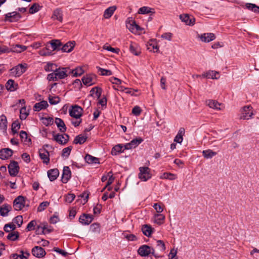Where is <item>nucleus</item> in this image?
Here are the masks:
<instances>
[{"label": "nucleus", "instance_id": "1", "mask_svg": "<svg viewBox=\"0 0 259 259\" xmlns=\"http://www.w3.org/2000/svg\"><path fill=\"white\" fill-rule=\"evenodd\" d=\"M138 252L142 256H147L150 254H152L156 258L162 257V255L156 253L153 248L147 245L141 246L138 250Z\"/></svg>", "mask_w": 259, "mask_h": 259}, {"label": "nucleus", "instance_id": "2", "mask_svg": "<svg viewBox=\"0 0 259 259\" xmlns=\"http://www.w3.org/2000/svg\"><path fill=\"white\" fill-rule=\"evenodd\" d=\"M26 68L27 65L26 64H19L10 69V74L15 77H19L26 71Z\"/></svg>", "mask_w": 259, "mask_h": 259}, {"label": "nucleus", "instance_id": "3", "mask_svg": "<svg viewBox=\"0 0 259 259\" xmlns=\"http://www.w3.org/2000/svg\"><path fill=\"white\" fill-rule=\"evenodd\" d=\"M139 178L143 181H147L151 178L150 169L148 167L144 166L139 168Z\"/></svg>", "mask_w": 259, "mask_h": 259}, {"label": "nucleus", "instance_id": "4", "mask_svg": "<svg viewBox=\"0 0 259 259\" xmlns=\"http://www.w3.org/2000/svg\"><path fill=\"white\" fill-rule=\"evenodd\" d=\"M55 72L58 79H64L70 74V69L68 67L59 68L56 69Z\"/></svg>", "mask_w": 259, "mask_h": 259}, {"label": "nucleus", "instance_id": "5", "mask_svg": "<svg viewBox=\"0 0 259 259\" xmlns=\"http://www.w3.org/2000/svg\"><path fill=\"white\" fill-rule=\"evenodd\" d=\"M82 109L78 105L72 106L69 110V113L70 116L76 119H79L82 115Z\"/></svg>", "mask_w": 259, "mask_h": 259}, {"label": "nucleus", "instance_id": "6", "mask_svg": "<svg viewBox=\"0 0 259 259\" xmlns=\"http://www.w3.org/2000/svg\"><path fill=\"white\" fill-rule=\"evenodd\" d=\"M25 206L24 197L22 196H19L15 198L13 201V207L16 210H21Z\"/></svg>", "mask_w": 259, "mask_h": 259}, {"label": "nucleus", "instance_id": "7", "mask_svg": "<svg viewBox=\"0 0 259 259\" xmlns=\"http://www.w3.org/2000/svg\"><path fill=\"white\" fill-rule=\"evenodd\" d=\"M21 17V15L17 12H13L9 13L5 15V21H9L10 22H16L18 21Z\"/></svg>", "mask_w": 259, "mask_h": 259}, {"label": "nucleus", "instance_id": "8", "mask_svg": "<svg viewBox=\"0 0 259 259\" xmlns=\"http://www.w3.org/2000/svg\"><path fill=\"white\" fill-rule=\"evenodd\" d=\"M126 26L132 32H137L141 30L140 27L135 20L128 19L126 22Z\"/></svg>", "mask_w": 259, "mask_h": 259}, {"label": "nucleus", "instance_id": "9", "mask_svg": "<svg viewBox=\"0 0 259 259\" xmlns=\"http://www.w3.org/2000/svg\"><path fill=\"white\" fill-rule=\"evenodd\" d=\"M69 137L67 134H59L54 135V140L61 145H65L67 143Z\"/></svg>", "mask_w": 259, "mask_h": 259}, {"label": "nucleus", "instance_id": "10", "mask_svg": "<svg viewBox=\"0 0 259 259\" xmlns=\"http://www.w3.org/2000/svg\"><path fill=\"white\" fill-rule=\"evenodd\" d=\"M143 140L138 137L132 140L130 143L124 145V149L128 150L137 147L140 144L143 142Z\"/></svg>", "mask_w": 259, "mask_h": 259}, {"label": "nucleus", "instance_id": "11", "mask_svg": "<svg viewBox=\"0 0 259 259\" xmlns=\"http://www.w3.org/2000/svg\"><path fill=\"white\" fill-rule=\"evenodd\" d=\"M8 169L9 174L11 176H16L19 169L18 162L15 161H11L8 166Z\"/></svg>", "mask_w": 259, "mask_h": 259}, {"label": "nucleus", "instance_id": "12", "mask_svg": "<svg viewBox=\"0 0 259 259\" xmlns=\"http://www.w3.org/2000/svg\"><path fill=\"white\" fill-rule=\"evenodd\" d=\"M32 254L35 257L38 258H41L44 257L46 252L45 249L41 247L36 246L34 247L32 249Z\"/></svg>", "mask_w": 259, "mask_h": 259}, {"label": "nucleus", "instance_id": "13", "mask_svg": "<svg viewBox=\"0 0 259 259\" xmlns=\"http://www.w3.org/2000/svg\"><path fill=\"white\" fill-rule=\"evenodd\" d=\"M71 172L68 166H64L63 170L61 181L62 183L66 184L71 178Z\"/></svg>", "mask_w": 259, "mask_h": 259}, {"label": "nucleus", "instance_id": "14", "mask_svg": "<svg viewBox=\"0 0 259 259\" xmlns=\"http://www.w3.org/2000/svg\"><path fill=\"white\" fill-rule=\"evenodd\" d=\"M39 156L44 163L48 164L50 162L49 152L46 148H42L39 150Z\"/></svg>", "mask_w": 259, "mask_h": 259}, {"label": "nucleus", "instance_id": "15", "mask_svg": "<svg viewBox=\"0 0 259 259\" xmlns=\"http://www.w3.org/2000/svg\"><path fill=\"white\" fill-rule=\"evenodd\" d=\"M93 220V215L89 214L83 213L79 218V222L84 225H89Z\"/></svg>", "mask_w": 259, "mask_h": 259}, {"label": "nucleus", "instance_id": "16", "mask_svg": "<svg viewBox=\"0 0 259 259\" xmlns=\"http://www.w3.org/2000/svg\"><path fill=\"white\" fill-rule=\"evenodd\" d=\"M13 151L9 148H4L0 150V158L5 160L12 156Z\"/></svg>", "mask_w": 259, "mask_h": 259}, {"label": "nucleus", "instance_id": "17", "mask_svg": "<svg viewBox=\"0 0 259 259\" xmlns=\"http://www.w3.org/2000/svg\"><path fill=\"white\" fill-rule=\"evenodd\" d=\"M180 18L182 21L185 22L187 25H193L195 24V18L193 17H190L188 14L181 15Z\"/></svg>", "mask_w": 259, "mask_h": 259}, {"label": "nucleus", "instance_id": "18", "mask_svg": "<svg viewBox=\"0 0 259 259\" xmlns=\"http://www.w3.org/2000/svg\"><path fill=\"white\" fill-rule=\"evenodd\" d=\"M200 40L204 42H209L215 38L214 34L212 33H204L199 36Z\"/></svg>", "mask_w": 259, "mask_h": 259}, {"label": "nucleus", "instance_id": "19", "mask_svg": "<svg viewBox=\"0 0 259 259\" xmlns=\"http://www.w3.org/2000/svg\"><path fill=\"white\" fill-rule=\"evenodd\" d=\"M12 209V206L8 204L5 203L0 206V214L2 217H7L9 212Z\"/></svg>", "mask_w": 259, "mask_h": 259}, {"label": "nucleus", "instance_id": "20", "mask_svg": "<svg viewBox=\"0 0 259 259\" xmlns=\"http://www.w3.org/2000/svg\"><path fill=\"white\" fill-rule=\"evenodd\" d=\"M75 45L74 41H70L64 44L61 48V50L64 52H71Z\"/></svg>", "mask_w": 259, "mask_h": 259}, {"label": "nucleus", "instance_id": "21", "mask_svg": "<svg viewBox=\"0 0 259 259\" xmlns=\"http://www.w3.org/2000/svg\"><path fill=\"white\" fill-rule=\"evenodd\" d=\"M251 109H252V108L250 106L244 107L243 113H242V116H241V118L244 119H248L249 118H250L253 114L252 111L250 112Z\"/></svg>", "mask_w": 259, "mask_h": 259}, {"label": "nucleus", "instance_id": "22", "mask_svg": "<svg viewBox=\"0 0 259 259\" xmlns=\"http://www.w3.org/2000/svg\"><path fill=\"white\" fill-rule=\"evenodd\" d=\"M59 172L58 169H52L48 171V176L51 181L55 180L59 176Z\"/></svg>", "mask_w": 259, "mask_h": 259}, {"label": "nucleus", "instance_id": "23", "mask_svg": "<svg viewBox=\"0 0 259 259\" xmlns=\"http://www.w3.org/2000/svg\"><path fill=\"white\" fill-rule=\"evenodd\" d=\"M55 123L61 133H64L66 131L67 128L64 123V122L62 119L56 118L55 119Z\"/></svg>", "mask_w": 259, "mask_h": 259}, {"label": "nucleus", "instance_id": "24", "mask_svg": "<svg viewBox=\"0 0 259 259\" xmlns=\"http://www.w3.org/2000/svg\"><path fill=\"white\" fill-rule=\"evenodd\" d=\"M18 86V84L15 83L14 80L12 79L8 80L6 84L7 89L11 92L16 91L17 89Z\"/></svg>", "mask_w": 259, "mask_h": 259}, {"label": "nucleus", "instance_id": "25", "mask_svg": "<svg viewBox=\"0 0 259 259\" xmlns=\"http://www.w3.org/2000/svg\"><path fill=\"white\" fill-rule=\"evenodd\" d=\"M49 106L48 102L46 101H42L36 103L34 106V110L39 111L42 109H46Z\"/></svg>", "mask_w": 259, "mask_h": 259}, {"label": "nucleus", "instance_id": "26", "mask_svg": "<svg viewBox=\"0 0 259 259\" xmlns=\"http://www.w3.org/2000/svg\"><path fill=\"white\" fill-rule=\"evenodd\" d=\"M155 13L153 8L144 6L140 8L138 10V13L140 14H148L151 13L154 14Z\"/></svg>", "mask_w": 259, "mask_h": 259}, {"label": "nucleus", "instance_id": "27", "mask_svg": "<svg viewBox=\"0 0 259 259\" xmlns=\"http://www.w3.org/2000/svg\"><path fill=\"white\" fill-rule=\"evenodd\" d=\"M52 48V51L60 50L61 47L62 46V43L59 39H53L49 42Z\"/></svg>", "mask_w": 259, "mask_h": 259}, {"label": "nucleus", "instance_id": "28", "mask_svg": "<svg viewBox=\"0 0 259 259\" xmlns=\"http://www.w3.org/2000/svg\"><path fill=\"white\" fill-rule=\"evenodd\" d=\"M204 77L211 79H218L219 78V73L214 71H209L202 75Z\"/></svg>", "mask_w": 259, "mask_h": 259}, {"label": "nucleus", "instance_id": "29", "mask_svg": "<svg viewBox=\"0 0 259 259\" xmlns=\"http://www.w3.org/2000/svg\"><path fill=\"white\" fill-rule=\"evenodd\" d=\"M185 134V129L183 127H181L179 132L175 138L174 142L178 143H181L183 140V136Z\"/></svg>", "mask_w": 259, "mask_h": 259}, {"label": "nucleus", "instance_id": "30", "mask_svg": "<svg viewBox=\"0 0 259 259\" xmlns=\"http://www.w3.org/2000/svg\"><path fill=\"white\" fill-rule=\"evenodd\" d=\"M116 6H113L106 9L104 13V18L106 19L110 18L116 10Z\"/></svg>", "mask_w": 259, "mask_h": 259}, {"label": "nucleus", "instance_id": "31", "mask_svg": "<svg viewBox=\"0 0 259 259\" xmlns=\"http://www.w3.org/2000/svg\"><path fill=\"white\" fill-rule=\"evenodd\" d=\"M52 18L54 20H57L61 22L63 20V14L61 10L58 9L55 10L54 11Z\"/></svg>", "mask_w": 259, "mask_h": 259}, {"label": "nucleus", "instance_id": "32", "mask_svg": "<svg viewBox=\"0 0 259 259\" xmlns=\"http://www.w3.org/2000/svg\"><path fill=\"white\" fill-rule=\"evenodd\" d=\"M153 229L149 225H144L142 226V231L143 234L147 236L150 237L153 232Z\"/></svg>", "mask_w": 259, "mask_h": 259}, {"label": "nucleus", "instance_id": "33", "mask_svg": "<svg viewBox=\"0 0 259 259\" xmlns=\"http://www.w3.org/2000/svg\"><path fill=\"white\" fill-rule=\"evenodd\" d=\"M124 146L121 144H118L113 147L111 150V154L112 155H116L118 154L123 152L125 150L123 149Z\"/></svg>", "mask_w": 259, "mask_h": 259}, {"label": "nucleus", "instance_id": "34", "mask_svg": "<svg viewBox=\"0 0 259 259\" xmlns=\"http://www.w3.org/2000/svg\"><path fill=\"white\" fill-rule=\"evenodd\" d=\"M20 137L22 142L25 145H29L31 143V139L28 137L26 132L21 131L20 133Z\"/></svg>", "mask_w": 259, "mask_h": 259}, {"label": "nucleus", "instance_id": "35", "mask_svg": "<svg viewBox=\"0 0 259 259\" xmlns=\"http://www.w3.org/2000/svg\"><path fill=\"white\" fill-rule=\"evenodd\" d=\"M84 159L85 161L89 164L99 163V159L98 158L94 157L88 154L85 155Z\"/></svg>", "mask_w": 259, "mask_h": 259}, {"label": "nucleus", "instance_id": "36", "mask_svg": "<svg viewBox=\"0 0 259 259\" xmlns=\"http://www.w3.org/2000/svg\"><path fill=\"white\" fill-rule=\"evenodd\" d=\"M0 129L3 131H6L7 129V119L4 115H2L0 117Z\"/></svg>", "mask_w": 259, "mask_h": 259}, {"label": "nucleus", "instance_id": "37", "mask_svg": "<svg viewBox=\"0 0 259 259\" xmlns=\"http://www.w3.org/2000/svg\"><path fill=\"white\" fill-rule=\"evenodd\" d=\"M206 104L210 107L214 109H220V104L215 100H208L206 101Z\"/></svg>", "mask_w": 259, "mask_h": 259}, {"label": "nucleus", "instance_id": "38", "mask_svg": "<svg viewBox=\"0 0 259 259\" xmlns=\"http://www.w3.org/2000/svg\"><path fill=\"white\" fill-rule=\"evenodd\" d=\"M82 81L84 85L87 86H90L94 84L93 78L90 75L83 76L82 78Z\"/></svg>", "mask_w": 259, "mask_h": 259}, {"label": "nucleus", "instance_id": "39", "mask_svg": "<svg viewBox=\"0 0 259 259\" xmlns=\"http://www.w3.org/2000/svg\"><path fill=\"white\" fill-rule=\"evenodd\" d=\"M130 50L132 53L136 56H138L140 53L138 45L132 42L130 44Z\"/></svg>", "mask_w": 259, "mask_h": 259}, {"label": "nucleus", "instance_id": "40", "mask_svg": "<svg viewBox=\"0 0 259 259\" xmlns=\"http://www.w3.org/2000/svg\"><path fill=\"white\" fill-rule=\"evenodd\" d=\"M38 54L42 56H49L52 54V50L49 49V46L47 44L45 48L38 51Z\"/></svg>", "mask_w": 259, "mask_h": 259}, {"label": "nucleus", "instance_id": "41", "mask_svg": "<svg viewBox=\"0 0 259 259\" xmlns=\"http://www.w3.org/2000/svg\"><path fill=\"white\" fill-rule=\"evenodd\" d=\"M87 139V136H82L81 135H79L75 138L73 143L75 144H82L86 141Z\"/></svg>", "mask_w": 259, "mask_h": 259}, {"label": "nucleus", "instance_id": "42", "mask_svg": "<svg viewBox=\"0 0 259 259\" xmlns=\"http://www.w3.org/2000/svg\"><path fill=\"white\" fill-rule=\"evenodd\" d=\"M84 72L83 69L80 67H76L75 69L70 70V74H72L73 76H78L82 75Z\"/></svg>", "mask_w": 259, "mask_h": 259}, {"label": "nucleus", "instance_id": "43", "mask_svg": "<svg viewBox=\"0 0 259 259\" xmlns=\"http://www.w3.org/2000/svg\"><path fill=\"white\" fill-rule=\"evenodd\" d=\"M154 222L158 225L162 224L165 219V216L161 213H157L154 215Z\"/></svg>", "mask_w": 259, "mask_h": 259}, {"label": "nucleus", "instance_id": "44", "mask_svg": "<svg viewBox=\"0 0 259 259\" xmlns=\"http://www.w3.org/2000/svg\"><path fill=\"white\" fill-rule=\"evenodd\" d=\"M203 156L206 158H211L213 156L217 155V152L213 151L211 150L208 149L203 150L202 152Z\"/></svg>", "mask_w": 259, "mask_h": 259}, {"label": "nucleus", "instance_id": "45", "mask_svg": "<svg viewBox=\"0 0 259 259\" xmlns=\"http://www.w3.org/2000/svg\"><path fill=\"white\" fill-rule=\"evenodd\" d=\"M56 69H57V65L50 62L48 63L44 67V69L47 72H54Z\"/></svg>", "mask_w": 259, "mask_h": 259}, {"label": "nucleus", "instance_id": "46", "mask_svg": "<svg viewBox=\"0 0 259 259\" xmlns=\"http://www.w3.org/2000/svg\"><path fill=\"white\" fill-rule=\"evenodd\" d=\"M48 100L51 105H56L60 101V99L58 96H52L51 95L49 96Z\"/></svg>", "mask_w": 259, "mask_h": 259}, {"label": "nucleus", "instance_id": "47", "mask_svg": "<svg viewBox=\"0 0 259 259\" xmlns=\"http://www.w3.org/2000/svg\"><path fill=\"white\" fill-rule=\"evenodd\" d=\"M13 51L16 53H21L26 50L27 47L20 45H16L13 48Z\"/></svg>", "mask_w": 259, "mask_h": 259}, {"label": "nucleus", "instance_id": "48", "mask_svg": "<svg viewBox=\"0 0 259 259\" xmlns=\"http://www.w3.org/2000/svg\"><path fill=\"white\" fill-rule=\"evenodd\" d=\"M177 176L174 174L170 172H164L161 177L162 179H168L170 180H174L177 179Z\"/></svg>", "mask_w": 259, "mask_h": 259}, {"label": "nucleus", "instance_id": "49", "mask_svg": "<svg viewBox=\"0 0 259 259\" xmlns=\"http://www.w3.org/2000/svg\"><path fill=\"white\" fill-rule=\"evenodd\" d=\"M41 120L43 124L46 126L52 125L54 122L53 118L51 117H42Z\"/></svg>", "mask_w": 259, "mask_h": 259}, {"label": "nucleus", "instance_id": "50", "mask_svg": "<svg viewBox=\"0 0 259 259\" xmlns=\"http://www.w3.org/2000/svg\"><path fill=\"white\" fill-rule=\"evenodd\" d=\"M156 247L159 251L162 252H163L166 248L164 242L160 240L156 241Z\"/></svg>", "mask_w": 259, "mask_h": 259}, {"label": "nucleus", "instance_id": "51", "mask_svg": "<svg viewBox=\"0 0 259 259\" xmlns=\"http://www.w3.org/2000/svg\"><path fill=\"white\" fill-rule=\"evenodd\" d=\"M18 237L19 233L18 232H11L7 236V239L12 241L16 240Z\"/></svg>", "mask_w": 259, "mask_h": 259}, {"label": "nucleus", "instance_id": "52", "mask_svg": "<svg viewBox=\"0 0 259 259\" xmlns=\"http://www.w3.org/2000/svg\"><path fill=\"white\" fill-rule=\"evenodd\" d=\"M41 8V7L37 4H34L29 9V13L34 14L37 12Z\"/></svg>", "mask_w": 259, "mask_h": 259}, {"label": "nucleus", "instance_id": "53", "mask_svg": "<svg viewBox=\"0 0 259 259\" xmlns=\"http://www.w3.org/2000/svg\"><path fill=\"white\" fill-rule=\"evenodd\" d=\"M16 228V226L14 224L9 223L5 225L4 229L6 232H10L11 231L14 230Z\"/></svg>", "mask_w": 259, "mask_h": 259}, {"label": "nucleus", "instance_id": "54", "mask_svg": "<svg viewBox=\"0 0 259 259\" xmlns=\"http://www.w3.org/2000/svg\"><path fill=\"white\" fill-rule=\"evenodd\" d=\"M90 230L94 233H99L100 231V227L99 224L97 223H94L92 224L90 226Z\"/></svg>", "mask_w": 259, "mask_h": 259}, {"label": "nucleus", "instance_id": "55", "mask_svg": "<svg viewBox=\"0 0 259 259\" xmlns=\"http://www.w3.org/2000/svg\"><path fill=\"white\" fill-rule=\"evenodd\" d=\"M161 205H163L162 203H156L153 205V208L158 213H160L163 210V208Z\"/></svg>", "mask_w": 259, "mask_h": 259}, {"label": "nucleus", "instance_id": "56", "mask_svg": "<svg viewBox=\"0 0 259 259\" xmlns=\"http://www.w3.org/2000/svg\"><path fill=\"white\" fill-rule=\"evenodd\" d=\"M20 128V124L18 121H15L12 124V131L13 134L17 133L18 130Z\"/></svg>", "mask_w": 259, "mask_h": 259}, {"label": "nucleus", "instance_id": "57", "mask_svg": "<svg viewBox=\"0 0 259 259\" xmlns=\"http://www.w3.org/2000/svg\"><path fill=\"white\" fill-rule=\"evenodd\" d=\"M37 226V222L35 220H32L30 222L27 226L26 227V230L27 231H30L31 230H34L35 229V227Z\"/></svg>", "mask_w": 259, "mask_h": 259}, {"label": "nucleus", "instance_id": "58", "mask_svg": "<svg viewBox=\"0 0 259 259\" xmlns=\"http://www.w3.org/2000/svg\"><path fill=\"white\" fill-rule=\"evenodd\" d=\"M28 115V113L26 111V107H22L20 110V118L21 120L25 119Z\"/></svg>", "mask_w": 259, "mask_h": 259}, {"label": "nucleus", "instance_id": "59", "mask_svg": "<svg viewBox=\"0 0 259 259\" xmlns=\"http://www.w3.org/2000/svg\"><path fill=\"white\" fill-rule=\"evenodd\" d=\"M50 203L48 201L41 202L37 207V211L40 212L44 210L49 205Z\"/></svg>", "mask_w": 259, "mask_h": 259}, {"label": "nucleus", "instance_id": "60", "mask_svg": "<svg viewBox=\"0 0 259 259\" xmlns=\"http://www.w3.org/2000/svg\"><path fill=\"white\" fill-rule=\"evenodd\" d=\"M13 222L17 224L19 227L23 224V218L22 215H18L13 219Z\"/></svg>", "mask_w": 259, "mask_h": 259}, {"label": "nucleus", "instance_id": "61", "mask_svg": "<svg viewBox=\"0 0 259 259\" xmlns=\"http://www.w3.org/2000/svg\"><path fill=\"white\" fill-rule=\"evenodd\" d=\"M75 195L74 194L69 193L65 196V200L66 202L70 203L74 199Z\"/></svg>", "mask_w": 259, "mask_h": 259}, {"label": "nucleus", "instance_id": "62", "mask_svg": "<svg viewBox=\"0 0 259 259\" xmlns=\"http://www.w3.org/2000/svg\"><path fill=\"white\" fill-rule=\"evenodd\" d=\"M72 150V147L69 146L66 148H65L62 150V156L63 157H68L70 155L71 151Z\"/></svg>", "mask_w": 259, "mask_h": 259}, {"label": "nucleus", "instance_id": "63", "mask_svg": "<svg viewBox=\"0 0 259 259\" xmlns=\"http://www.w3.org/2000/svg\"><path fill=\"white\" fill-rule=\"evenodd\" d=\"M98 70L101 72L102 75H107L109 76L112 75V72L110 70L103 69L100 67L98 68Z\"/></svg>", "mask_w": 259, "mask_h": 259}, {"label": "nucleus", "instance_id": "64", "mask_svg": "<svg viewBox=\"0 0 259 259\" xmlns=\"http://www.w3.org/2000/svg\"><path fill=\"white\" fill-rule=\"evenodd\" d=\"M91 92H93V94H95L98 98H100L101 95V89L98 87L93 88Z\"/></svg>", "mask_w": 259, "mask_h": 259}]
</instances>
